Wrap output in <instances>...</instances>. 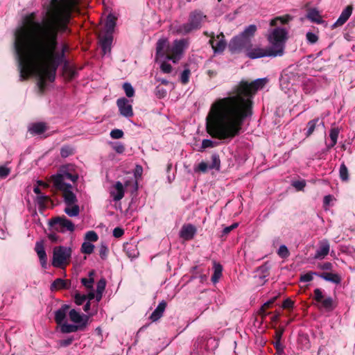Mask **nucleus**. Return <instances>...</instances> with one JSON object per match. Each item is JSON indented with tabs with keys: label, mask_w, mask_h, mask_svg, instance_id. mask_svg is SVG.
Here are the masks:
<instances>
[{
	"label": "nucleus",
	"mask_w": 355,
	"mask_h": 355,
	"mask_svg": "<svg viewBox=\"0 0 355 355\" xmlns=\"http://www.w3.org/2000/svg\"><path fill=\"white\" fill-rule=\"evenodd\" d=\"M288 34V32L285 28H275L270 31L268 35V40L270 44L268 47H252L251 44L250 46L244 47L243 49H245L246 55L250 59L282 56L284 53Z\"/></svg>",
	"instance_id": "7ed1b4c3"
},
{
	"label": "nucleus",
	"mask_w": 355,
	"mask_h": 355,
	"mask_svg": "<svg viewBox=\"0 0 355 355\" xmlns=\"http://www.w3.org/2000/svg\"><path fill=\"white\" fill-rule=\"evenodd\" d=\"M339 132V129L337 128H331L330 130L329 137L331 142L329 144H327V147L328 149L333 148L336 144Z\"/></svg>",
	"instance_id": "72a5a7b5"
},
{
	"label": "nucleus",
	"mask_w": 355,
	"mask_h": 355,
	"mask_svg": "<svg viewBox=\"0 0 355 355\" xmlns=\"http://www.w3.org/2000/svg\"><path fill=\"white\" fill-rule=\"evenodd\" d=\"M112 40V35L110 33H105L103 36H99L100 45L104 55L110 53Z\"/></svg>",
	"instance_id": "6ab92c4d"
},
{
	"label": "nucleus",
	"mask_w": 355,
	"mask_h": 355,
	"mask_svg": "<svg viewBox=\"0 0 355 355\" xmlns=\"http://www.w3.org/2000/svg\"><path fill=\"white\" fill-rule=\"evenodd\" d=\"M73 340V337H70L67 339L61 340L60 341V345L61 347H67L72 343Z\"/></svg>",
	"instance_id": "774afa93"
},
{
	"label": "nucleus",
	"mask_w": 355,
	"mask_h": 355,
	"mask_svg": "<svg viewBox=\"0 0 355 355\" xmlns=\"http://www.w3.org/2000/svg\"><path fill=\"white\" fill-rule=\"evenodd\" d=\"M69 306L63 304L62 306L55 311V321L60 327L66 322L67 315H69Z\"/></svg>",
	"instance_id": "f3484780"
},
{
	"label": "nucleus",
	"mask_w": 355,
	"mask_h": 355,
	"mask_svg": "<svg viewBox=\"0 0 355 355\" xmlns=\"http://www.w3.org/2000/svg\"><path fill=\"white\" fill-rule=\"evenodd\" d=\"M209 168V165L206 162H201L197 166L194 167V171L206 173Z\"/></svg>",
	"instance_id": "603ef678"
},
{
	"label": "nucleus",
	"mask_w": 355,
	"mask_h": 355,
	"mask_svg": "<svg viewBox=\"0 0 355 355\" xmlns=\"http://www.w3.org/2000/svg\"><path fill=\"white\" fill-rule=\"evenodd\" d=\"M191 71L189 69H184L180 75V81L182 84L185 85L188 83L189 80V76Z\"/></svg>",
	"instance_id": "09e8293b"
},
{
	"label": "nucleus",
	"mask_w": 355,
	"mask_h": 355,
	"mask_svg": "<svg viewBox=\"0 0 355 355\" xmlns=\"http://www.w3.org/2000/svg\"><path fill=\"white\" fill-rule=\"evenodd\" d=\"M211 39L209 40V43L211 45V47L214 51V53H221L223 52L227 45V43L224 39L225 36L223 33L216 35V38L214 37V35H210Z\"/></svg>",
	"instance_id": "4468645a"
},
{
	"label": "nucleus",
	"mask_w": 355,
	"mask_h": 355,
	"mask_svg": "<svg viewBox=\"0 0 355 355\" xmlns=\"http://www.w3.org/2000/svg\"><path fill=\"white\" fill-rule=\"evenodd\" d=\"M94 275V271L92 270L89 272V278H82L81 283L87 289H93V284L94 282L93 276Z\"/></svg>",
	"instance_id": "4c0bfd02"
},
{
	"label": "nucleus",
	"mask_w": 355,
	"mask_h": 355,
	"mask_svg": "<svg viewBox=\"0 0 355 355\" xmlns=\"http://www.w3.org/2000/svg\"><path fill=\"white\" fill-rule=\"evenodd\" d=\"M257 30L256 25L251 24L247 26L242 33L232 38L230 43V49L233 51H239L250 46L251 40Z\"/></svg>",
	"instance_id": "423d86ee"
},
{
	"label": "nucleus",
	"mask_w": 355,
	"mask_h": 355,
	"mask_svg": "<svg viewBox=\"0 0 355 355\" xmlns=\"http://www.w3.org/2000/svg\"><path fill=\"white\" fill-rule=\"evenodd\" d=\"M10 168H8L4 166H0V178H1V179L6 178V177H8V175L10 174Z\"/></svg>",
	"instance_id": "bf43d9fd"
},
{
	"label": "nucleus",
	"mask_w": 355,
	"mask_h": 355,
	"mask_svg": "<svg viewBox=\"0 0 355 355\" xmlns=\"http://www.w3.org/2000/svg\"><path fill=\"white\" fill-rule=\"evenodd\" d=\"M276 297H272L269 300L263 304V305L261 307L259 310V314L262 316V318L266 317L269 313L266 312V309L269 308L275 301Z\"/></svg>",
	"instance_id": "ea45409f"
},
{
	"label": "nucleus",
	"mask_w": 355,
	"mask_h": 355,
	"mask_svg": "<svg viewBox=\"0 0 355 355\" xmlns=\"http://www.w3.org/2000/svg\"><path fill=\"white\" fill-rule=\"evenodd\" d=\"M73 154V148L69 146H64L60 149V155L63 158H66Z\"/></svg>",
	"instance_id": "49530a36"
},
{
	"label": "nucleus",
	"mask_w": 355,
	"mask_h": 355,
	"mask_svg": "<svg viewBox=\"0 0 355 355\" xmlns=\"http://www.w3.org/2000/svg\"><path fill=\"white\" fill-rule=\"evenodd\" d=\"M277 254L283 259L287 258L290 253L288 248L285 245H282L278 249Z\"/></svg>",
	"instance_id": "de8ad7c7"
},
{
	"label": "nucleus",
	"mask_w": 355,
	"mask_h": 355,
	"mask_svg": "<svg viewBox=\"0 0 355 355\" xmlns=\"http://www.w3.org/2000/svg\"><path fill=\"white\" fill-rule=\"evenodd\" d=\"M303 90L306 94H310L315 91V84L313 79H307L303 82Z\"/></svg>",
	"instance_id": "c9c22d12"
},
{
	"label": "nucleus",
	"mask_w": 355,
	"mask_h": 355,
	"mask_svg": "<svg viewBox=\"0 0 355 355\" xmlns=\"http://www.w3.org/2000/svg\"><path fill=\"white\" fill-rule=\"evenodd\" d=\"M306 17L310 21L318 24H322L324 21L320 12L315 9H311L309 10L306 15Z\"/></svg>",
	"instance_id": "c756f323"
},
{
	"label": "nucleus",
	"mask_w": 355,
	"mask_h": 355,
	"mask_svg": "<svg viewBox=\"0 0 355 355\" xmlns=\"http://www.w3.org/2000/svg\"><path fill=\"white\" fill-rule=\"evenodd\" d=\"M352 13V6H347L341 12L340 17L334 24V26H340L343 25L349 18Z\"/></svg>",
	"instance_id": "5701e85b"
},
{
	"label": "nucleus",
	"mask_w": 355,
	"mask_h": 355,
	"mask_svg": "<svg viewBox=\"0 0 355 355\" xmlns=\"http://www.w3.org/2000/svg\"><path fill=\"white\" fill-rule=\"evenodd\" d=\"M72 169V166H62L56 174L51 175V181L56 189L60 191L67 189L71 186L67 181L75 182L77 180L78 176L76 173H71Z\"/></svg>",
	"instance_id": "39448f33"
},
{
	"label": "nucleus",
	"mask_w": 355,
	"mask_h": 355,
	"mask_svg": "<svg viewBox=\"0 0 355 355\" xmlns=\"http://www.w3.org/2000/svg\"><path fill=\"white\" fill-rule=\"evenodd\" d=\"M166 90L163 87L157 86L155 90V96L159 98H163L166 96Z\"/></svg>",
	"instance_id": "5fc2aeb1"
},
{
	"label": "nucleus",
	"mask_w": 355,
	"mask_h": 355,
	"mask_svg": "<svg viewBox=\"0 0 355 355\" xmlns=\"http://www.w3.org/2000/svg\"><path fill=\"white\" fill-rule=\"evenodd\" d=\"M166 307V302L162 300L154 310L150 316L152 321L155 322L158 320L162 315Z\"/></svg>",
	"instance_id": "393cba45"
},
{
	"label": "nucleus",
	"mask_w": 355,
	"mask_h": 355,
	"mask_svg": "<svg viewBox=\"0 0 355 355\" xmlns=\"http://www.w3.org/2000/svg\"><path fill=\"white\" fill-rule=\"evenodd\" d=\"M50 225L55 230L62 232L67 231L73 232L75 229L74 224L66 217H56L53 218Z\"/></svg>",
	"instance_id": "9d476101"
},
{
	"label": "nucleus",
	"mask_w": 355,
	"mask_h": 355,
	"mask_svg": "<svg viewBox=\"0 0 355 355\" xmlns=\"http://www.w3.org/2000/svg\"><path fill=\"white\" fill-rule=\"evenodd\" d=\"M291 19H292V17L289 15H286L284 17H277L270 21V25L271 26H276L279 24H284L288 23V21H290L291 20Z\"/></svg>",
	"instance_id": "e433bc0d"
},
{
	"label": "nucleus",
	"mask_w": 355,
	"mask_h": 355,
	"mask_svg": "<svg viewBox=\"0 0 355 355\" xmlns=\"http://www.w3.org/2000/svg\"><path fill=\"white\" fill-rule=\"evenodd\" d=\"M60 330L62 334H69L76 332L78 331H83L84 329H82L80 325H77L76 324H69L65 322L60 326Z\"/></svg>",
	"instance_id": "a878e982"
},
{
	"label": "nucleus",
	"mask_w": 355,
	"mask_h": 355,
	"mask_svg": "<svg viewBox=\"0 0 355 355\" xmlns=\"http://www.w3.org/2000/svg\"><path fill=\"white\" fill-rule=\"evenodd\" d=\"M69 21L67 10H61L50 13L42 21L36 20L35 12L24 17L23 26L15 31L14 42L20 81L34 75L41 92L46 80L54 81L57 68L68 51L64 44L61 52L57 51L58 33L67 31Z\"/></svg>",
	"instance_id": "f257e3e1"
},
{
	"label": "nucleus",
	"mask_w": 355,
	"mask_h": 355,
	"mask_svg": "<svg viewBox=\"0 0 355 355\" xmlns=\"http://www.w3.org/2000/svg\"><path fill=\"white\" fill-rule=\"evenodd\" d=\"M217 143L211 139H203L202 141V145L200 149V152H202L205 149L208 148H214L216 146Z\"/></svg>",
	"instance_id": "c03bdc74"
},
{
	"label": "nucleus",
	"mask_w": 355,
	"mask_h": 355,
	"mask_svg": "<svg viewBox=\"0 0 355 355\" xmlns=\"http://www.w3.org/2000/svg\"><path fill=\"white\" fill-rule=\"evenodd\" d=\"M143 173V168L140 165H137L135 171H134V175L136 178L135 184H137V179L141 177Z\"/></svg>",
	"instance_id": "680f3d73"
},
{
	"label": "nucleus",
	"mask_w": 355,
	"mask_h": 355,
	"mask_svg": "<svg viewBox=\"0 0 355 355\" xmlns=\"http://www.w3.org/2000/svg\"><path fill=\"white\" fill-rule=\"evenodd\" d=\"M306 37L310 44H315L318 40V35L312 32H308L306 35Z\"/></svg>",
	"instance_id": "4d7b16f0"
},
{
	"label": "nucleus",
	"mask_w": 355,
	"mask_h": 355,
	"mask_svg": "<svg viewBox=\"0 0 355 355\" xmlns=\"http://www.w3.org/2000/svg\"><path fill=\"white\" fill-rule=\"evenodd\" d=\"M86 300L87 296L85 295H81L80 293H76L75 295V302L78 305H81Z\"/></svg>",
	"instance_id": "e2e57ef3"
},
{
	"label": "nucleus",
	"mask_w": 355,
	"mask_h": 355,
	"mask_svg": "<svg viewBox=\"0 0 355 355\" xmlns=\"http://www.w3.org/2000/svg\"><path fill=\"white\" fill-rule=\"evenodd\" d=\"M124 234V230L121 227H115L113 230V236L115 238H120Z\"/></svg>",
	"instance_id": "338daca9"
},
{
	"label": "nucleus",
	"mask_w": 355,
	"mask_h": 355,
	"mask_svg": "<svg viewBox=\"0 0 355 355\" xmlns=\"http://www.w3.org/2000/svg\"><path fill=\"white\" fill-rule=\"evenodd\" d=\"M71 256V248L56 246L53 250L52 265L55 268H64L69 264Z\"/></svg>",
	"instance_id": "0eeeda50"
},
{
	"label": "nucleus",
	"mask_w": 355,
	"mask_h": 355,
	"mask_svg": "<svg viewBox=\"0 0 355 355\" xmlns=\"http://www.w3.org/2000/svg\"><path fill=\"white\" fill-rule=\"evenodd\" d=\"M35 250L39 257L42 268H46L47 266V256L44 250V243L42 241H37L35 243Z\"/></svg>",
	"instance_id": "aec40b11"
},
{
	"label": "nucleus",
	"mask_w": 355,
	"mask_h": 355,
	"mask_svg": "<svg viewBox=\"0 0 355 355\" xmlns=\"http://www.w3.org/2000/svg\"><path fill=\"white\" fill-rule=\"evenodd\" d=\"M94 245L90 242L85 241L82 244L81 251L83 253L90 254L93 252Z\"/></svg>",
	"instance_id": "37998d69"
},
{
	"label": "nucleus",
	"mask_w": 355,
	"mask_h": 355,
	"mask_svg": "<svg viewBox=\"0 0 355 355\" xmlns=\"http://www.w3.org/2000/svg\"><path fill=\"white\" fill-rule=\"evenodd\" d=\"M314 300L317 302L321 303L322 307L326 311H330L334 310L335 308L334 300L331 297L324 298L322 291L320 288H315L314 290Z\"/></svg>",
	"instance_id": "9b49d317"
},
{
	"label": "nucleus",
	"mask_w": 355,
	"mask_h": 355,
	"mask_svg": "<svg viewBox=\"0 0 355 355\" xmlns=\"http://www.w3.org/2000/svg\"><path fill=\"white\" fill-rule=\"evenodd\" d=\"M170 49L168 41L166 38L159 39L156 44V60L165 58L167 60L168 49Z\"/></svg>",
	"instance_id": "dca6fc26"
},
{
	"label": "nucleus",
	"mask_w": 355,
	"mask_h": 355,
	"mask_svg": "<svg viewBox=\"0 0 355 355\" xmlns=\"http://www.w3.org/2000/svg\"><path fill=\"white\" fill-rule=\"evenodd\" d=\"M188 46L189 40L187 39L175 40L173 45L168 49L167 60L176 63L181 59L184 50Z\"/></svg>",
	"instance_id": "6e6552de"
},
{
	"label": "nucleus",
	"mask_w": 355,
	"mask_h": 355,
	"mask_svg": "<svg viewBox=\"0 0 355 355\" xmlns=\"http://www.w3.org/2000/svg\"><path fill=\"white\" fill-rule=\"evenodd\" d=\"M110 193L114 201L121 200L125 193L123 184L121 182H116L111 188Z\"/></svg>",
	"instance_id": "412c9836"
},
{
	"label": "nucleus",
	"mask_w": 355,
	"mask_h": 355,
	"mask_svg": "<svg viewBox=\"0 0 355 355\" xmlns=\"http://www.w3.org/2000/svg\"><path fill=\"white\" fill-rule=\"evenodd\" d=\"M196 233V228L191 224L184 225L180 232V236L185 241L193 239Z\"/></svg>",
	"instance_id": "a211bd4d"
},
{
	"label": "nucleus",
	"mask_w": 355,
	"mask_h": 355,
	"mask_svg": "<svg viewBox=\"0 0 355 355\" xmlns=\"http://www.w3.org/2000/svg\"><path fill=\"white\" fill-rule=\"evenodd\" d=\"M116 105L122 116L125 117H131L133 116L132 105L127 98L124 97L119 98L116 101Z\"/></svg>",
	"instance_id": "2eb2a0df"
},
{
	"label": "nucleus",
	"mask_w": 355,
	"mask_h": 355,
	"mask_svg": "<svg viewBox=\"0 0 355 355\" xmlns=\"http://www.w3.org/2000/svg\"><path fill=\"white\" fill-rule=\"evenodd\" d=\"M63 193L64 202L68 206H71L77 201L76 195L72 191V186L67 189L61 191Z\"/></svg>",
	"instance_id": "b1692460"
},
{
	"label": "nucleus",
	"mask_w": 355,
	"mask_h": 355,
	"mask_svg": "<svg viewBox=\"0 0 355 355\" xmlns=\"http://www.w3.org/2000/svg\"><path fill=\"white\" fill-rule=\"evenodd\" d=\"M214 273L211 276V282L214 284H216L218 282V280L220 279L222 276V272H223V266L216 261L214 262Z\"/></svg>",
	"instance_id": "7c9ffc66"
},
{
	"label": "nucleus",
	"mask_w": 355,
	"mask_h": 355,
	"mask_svg": "<svg viewBox=\"0 0 355 355\" xmlns=\"http://www.w3.org/2000/svg\"><path fill=\"white\" fill-rule=\"evenodd\" d=\"M47 201H49V197L42 193L37 196V202L41 207H45Z\"/></svg>",
	"instance_id": "6e6d98bb"
},
{
	"label": "nucleus",
	"mask_w": 355,
	"mask_h": 355,
	"mask_svg": "<svg viewBox=\"0 0 355 355\" xmlns=\"http://www.w3.org/2000/svg\"><path fill=\"white\" fill-rule=\"evenodd\" d=\"M318 276L327 282H330L337 284H340L341 282L340 277L338 274L335 273L323 272L322 274L318 275Z\"/></svg>",
	"instance_id": "c85d7f7f"
},
{
	"label": "nucleus",
	"mask_w": 355,
	"mask_h": 355,
	"mask_svg": "<svg viewBox=\"0 0 355 355\" xmlns=\"http://www.w3.org/2000/svg\"><path fill=\"white\" fill-rule=\"evenodd\" d=\"M69 283L68 281L64 280L61 278L56 279L51 286V290H59L62 288H67Z\"/></svg>",
	"instance_id": "f704fd0d"
},
{
	"label": "nucleus",
	"mask_w": 355,
	"mask_h": 355,
	"mask_svg": "<svg viewBox=\"0 0 355 355\" xmlns=\"http://www.w3.org/2000/svg\"><path fill=\"white\" fill-rule=\"evenodd\" d=\"M123 249L128 257L130 259L136 258L139 255L137 246L134 244L127 243L123 245Z\"/></svg>",
	"instance_id": "cd10ccee"
},
{
	"label": "nucleus",
	"mask_w": 355,
	"mask_h": 355,
	"mask_svg": "<svg viewBox=\"0 0 355 355\" xmlns=\"http://www.w3.org/2000/svg\"><path fill=\"white\" fill-rule=\"evenodd\" d=\"M206 19L207 16L202 11L196 10L190 12L187 23L173 24L171 31L173 34L185 35L200 28Z\"/></svg>",
	"instance_id": "20e7f679"
},
{
	"label": "nucleus",
	"mask_w": 355,
	"mask_h": 355,
	"mask_svg": "<svg viewBox=\"0 0 355 355\" xmlns=\"http://www.w3.org/2000/svg\"><path fill=\"white\" fill-rule=\"evenodd\" d=\"M85 239L88 241L95 242L98 240V236L94 231H89L86 233Z\"/></svg>",
	"instance_id": "3c124183"
},
{
	"label": "nucleus",
	"mask_w": 355,
	"mask_h": 355,
	"mask_svg": "<svg viewBox=\"0 0 355 355\" xmlns=\"http://www.w3.org/2000/svg\"><path fill=\"white\" fill-rule=\"evenodd\" d=\"M268 83L266 78L248 83L241 81L228 96L216 99L206 117V130L213 138L232 139L240 133L247 117L252 115V98Z\"/></svg>",
	"instance_id": "f03ea898"
},
{
	"label": "nucleus",
	"mask_w": 355,
	"mask_h": 355,
	"mask_svg": "<svg viewBox=\"0 0 355 355\" xmlns=\"http://www.w3.org/2000/svg\"><path fill=\"white\" fill-rule=\"evenodd\" d=\"M330 245L327 240H322L319 243V248L316 250L314 258L315 259H324L329 252Z\"/></svg>",
	"instance_id": "4be33fe9"
},
{
	"label": "nucleus",
	"mask_w": 355,
	"mask_h": 355,
	"mask_svg": "<svg viewBox=\"0 0 355 355\" xmlns=\"http://www.w3.org/2000/svg\"><path fill=\"white\" fill-rule=\"evenodd\" d=\"M123 89L128 97L131 98V97L134 96L135 89L130 83H123Z\"/></svg>",
	"instance_id": "a18cd8bd"
},
{
	"label": "nucleus",
	"mask_w": 355,
	"mask_h": 355,
	"mask_svg": "<svg viewBox=\"0 0 355 355\" xmlns=\"http://www.w3.org/2000/svg\"><path fill=\"white\" fill-rule=\"evenodd\" d=\"M220 166V161L219 156L216 154L211 155V164L209 165V169H216L218 171Z\"/></svg>",
	"instance_id": "a19ab883"
},
{
	"label": "nucleus",
	"mask_w": 355,
	"mask_h": 355,
	"mask_svg": "<svg viewBox=\"0 0 355 355\" xmlns=\"http://www.w3.org/2000/svg\"><path fill=\"white\" fill-rule=\"evenodd\" d=\"M209 345H213L214 347L217 345V341L213 338H204L203 336L198 338L194 343V354H199L202 352V349L209 350Z\"/></svg>",
	"instance_id": "f8f14e48"
},
{
	"label": "nucleus",
	"mask_w": 355,
	"mask_h": 355,
	"mask_svg": "<svg viewBox=\"0 0 355 355\" xmlns=\"http://www.w3.org/2000/svg\"><path fill=\"white\" fill-rule=\"evenodd\" d=\"M123 136V132L119 129L112 130L110 132V137L112 139H121Z\"/></svg>",
	"instance_id": "13d9d810"
},
{
	"label": "nucleus",
	"mask_w": 355,
	"mask_h": 355,
	"mask_svg": "<svg viewBox=\"0 0 355 355\" xmlns=\"http://www.w3.org/2000/svg\"><path fill=\"white\" fill-rule=\"evenodd\" d=\"M161 70L166 73H169L172 71V67L170 64L167 62H162L160 66Z\"/></svg>",
	"instance_id": "69168bd1"
},
{
	"label": "nucleus",
	"mask_w": 355,
	"mask_h": 355,
	"mask_svg": "<svg viewBox=\"0 0 355 355\" xmlns=\"http://www.w3.org/2000/svg\"><path fill=\"white\" fill-rule=\"evenodd\" d=\"M319 125H324V122L320 120L319 118H315L313 120L309 121L306 125L307 129L305 132L306 137H310L315 131V128Z\"/></svg>",
	"instance_id": "bb28decb"
},
{
	"label": "nucleus",
	"mask_w": 355,
	"mask_h": 355,
	"mask_svg": "<svg viewBox=\"0 0 355 355\" xmlns=\"http://www.w3.org/2000/svg\"><path fill=\"white\" fill-rule=\"evenodd\" d=\"M293 186L297 190L302 191L306 186V182L304 180L295 181L293 182Z\"/></svg>",
	"instance_id": "0e129e2a"
},
{
	"label": "nucleus",
	"mask_w": 355,
	"mask_h": 355,
	"mask_svg": "<svg viewBox=\"0 0 355 355\" xmlns=\"http://www.w3.org/2000/svg\"><path fill=\"white\" fill-rule=\"evenodd\" d=\"M281 336L282 334H279L278 335V339L276 340V342L274 343V346H275V348L277 350V353L278 354H282L284 353V345L282 344L281 341H280V338H281Z\"/></svg>",
	"instance_id": "8fccbe9b"
},
{
	"label": "nucleus",
	"mask_w": 355,
	"mask_h": 355,
	"mask_svg": "<svg viewBox=\"0 0 355 355\" xmlns=\"http://www.w3.org/2000/svg\"><path fill=\"white\" fill-rule=\"evenodd\" d=\"M52 3L54 5V8L46 11L45 17H48L50 13L58 10H67L70 16L71 12L76 8L78 0H52Z\"/></svg>",
	"instance_id": "1a4fd4ad"
},
{
	"label": "nucleus",
	"mask_w": 355,
	"mask_h": 355,
	"mask_svg": "<svg viewBox=\"0 0 355 355\" xmlns=\"http://www.w3.org/2000/svg\"><path fill=\"white\" fill-rule=\"evenodd\" d=\"M69 317L72 322L77 325H80L83 329H85L88 324V316L81 314L75 309L69 310Z\"/></svg>",
	"instance_id": "ddd939ff"
},
{
	"label": "nucleus",
	"mask_w": 355,
	"mask_h": 355,
	"mask_svg": "<svg viewBox=\"0 0 355 355\" xmlns=\"http://www.w3.org/2000/svg\"><path fill=\"white\" fill-rule=\"evenodd\" d=\"M313 275H318V274L316 272H306V273L301 275L300 281L302 282H309L313 279Z\"/></svg>",
	"instance_id": "864d4df0"
},
{
	"label": "nucleus",
	"mask_w": 355,
	"mask_h": 355,
	"mask_svg": "<svg viewBox=\"0 0 355 355\" xmlns=\"http://www.w3.org/2000/svg\"><path fill=\"white\" fill-rule=\"evenodd\" d=\"M339 176L343 181H347L349 180L348 169L344 163H342L339 169Z\"/></svg>",
	"instance_id": "79ce46f5"
},
{
	"label": "nucleus",
	"mask_w": 355,
	"mask_h": 355,
	"mask_svg": "<svg viewBox=\"0 0 355 355\" xmlns=\"http://www.w3.org/2000/svg\"><path fill=\"white\" fill-rule=\"evenodd\" d=\"M116 19L113 15H112V14L108 15V16L107 17V19H106L105 26V30H106L105 33H110V34L112 35V32L116 26Z\"/></svg>",
	"instance_id": "473e14b6"
},
{
	"label": "nucleus",
	"mask_w": 355,
	"mask_h": 355,
	"mask_svg": "<svg viewBox=\"0 0 355 355\" xmlns=\"http://www.w3.org/2000/svg\"><path fill=\"white\" fill-rule=\"evenodd\" d=\"M46 130V125L44 123L39 122L31 125L29 131L33 135H41Z\"/></svg>",
	"instance_id": "2f4dec72"
},
{
	"label": "nucleus",
	"mask_w": 355,
	"mask_h": 355,
	"mask_svg": "<svg viewBox=\"0 0 355 355\" xmlns=\"http://www.w3.org/2000/svg\"><path fill=\"white\" fill-rule=\"evenodd\" d=\"M64 212L70 217L78 216L80 213L79 206L73 204L71 206H67L64 209Z\"/></svg>",
	"instance_id": "58836bf2"
},
{
	"label": "nucleus",
	"mask_w": 355,
	"mask_h": 355,
	"mask_svg": "<svg viewBox=\"0 0 355 355\" xmlns=\"http://www.w3.org/2000/svg\"><path fill=\"white\" fill-rule=\"evenodd\" d=\"M106 286V282L104 279H100L97 283L96 293H103Z\"/></svg>",
	"instance_id": "052dcab7"
}]
</instances>
